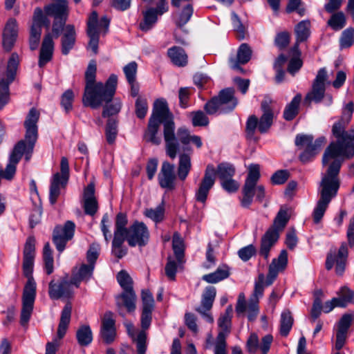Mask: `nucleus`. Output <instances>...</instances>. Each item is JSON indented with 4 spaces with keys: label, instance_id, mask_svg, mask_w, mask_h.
<instances>
[{
    "label": "nucleus",
    "instance_id": "obj_44",
    "mask_svg": "<svg viewBox=\"0 0 354 354\" xmlns=\"http://www.w3.org/2000/svg\"><path fill=\"white\" fill-rule=\"evenodd\" d=\"M128 223L127 215L124 213H118L115 219V226L113 236L125 237L128 228L126 225Z\"/></svg>",
    "mask_w": 354,
    "mask_h": 354
},
{
    "label": "nucleus",
    "instance_id": "obj_20",
    "mask_svg": "<svg viewBox=\"0 0 354 354\" xmlns=\"http://www.w3.org/2000/svg\"><path fill=\"white\" fill-rule=\"evenodd\" d=\"M175 167L167 161L162 162L160 171L158 175L160 186L167 190H173L176 187V176L174 171Z\"/></svg>",
    "mask_w": 354,
    "mask_h": 354
},
{
    "label": "nucleus",
    "instance_id": "obj_32",
    "mask_svg": "<svg viewBox=\"0 0 354 354\" xmlns=\"http://www.w3.org/2000/svg\"><path fill=\"white\" fill-rule=\"evenodd\" d=\"M94 268L93 265L82 264L78 271L73 274L71 279L75 288H79L81 281H87L92 277Z\"/></svg>",
    "mask_w": 354,
    "mask_h": 354
},
{
    "label": "nucleus",
    "instance_id": "obj_33",
    "mask_svg": "<svg viewBox=\"0 0 354 354\" xmlns=\"http://www.w3.org/2000/svg\"><path fill=\"white\" fill-rule=\"evenodd\" d=\"M230 274V268L223 264L219 266L214 272L203 275L202 279L209 283H216L227 279Z\"/></svg>",
    "mask_w": 354,
    "mask_h": 354
},
{
    "label": "nucleus",
    "instance_id": "obj_36",
    "mask_svg": "<svg viewBox=\"0 0 354 354\" xmlns=\"http://www.w3.org/2000/svg\"><path fill=\"white\" fill-rule=\"evenodd\" d=\"M71 305L70 304H66L62 311L60 321L57 328V336L59 339L63 338L66 333L71 321Z\"/></svg>",
    "mask_w": 354,
    "mask_h": 354
},
{
    "label": "nucleus",
    "instance_id": "obj_29",
    "mask_svg": "<svg viewBox=\"0 0 354 354\" xmlns=\"http://www.w3.org/2000/svg\"><path fill=\"white\" fill-rule=\"evenodd\" d=\"M62 39V53L66 55L73 48L76 41V32L73 25L64 26Z\"/></svg>",
    "mask_w": 354,
    "mask_h": 354
},
{
    "label": "nucleus",
    "instance_id": "obj_56",
    "mask_svg": "<svg viewBox=\"0 0 354 354\" xmlns=\"http://www.w3.org/2000/svg\"><path fill=\"white\" fill-rule=\"evenodd\" d=\"M346 24L345 15L342 12L333 14L328 21V25L335 30H339Z\"/></svg>",
    "mask_w": 354,
    "mask_h": 354
},
{
    "label": "nucleus",
    "instance_id": "obj_12",
    "mask_svg": "<svg viewBox=\"0 0 354 354\" xmlns=\"http://www.w3.org/2000/svg\"><path fill=\"white\" fill-rule=\"evenodd\" d=\"M110 19L104 16L98 21V15L96 11H93L88 18L87 22V35L89 37L88 46L96 54L98 49L100 31L102 28L104 29V33L109 30Z\"/></svg>",
    "mask_w": 354,
    "mask_h": 354
},
{
    "label": "nucleus",
    "instance_id": "obj_42",
    "mask_svg": "<svg viewBox=\"0 0 354 354\" xmlns=\"http://www.w3.org/2000/svg\"><path fill=\"white\" fill-rule=\"evenodd\" d=\"M216 295V290L214 286L206 287L202 295L201 304L197 308L210 310L213 306Z\"/></svg>",
    "mask_w": 354,
    "mask_h": 354
},
{
    "label": "nucleus",
    "instance_id": "obj_40",
    "mask_svg": "<svg viewBox=\"0 0 354 354\" xmlns=\"http://www.w3.org/2000/svg\"><path fill=\"white\" fill-rule=\"evenodd\" d=\"M76 338L81 346H87L93 341V333L88 325L81 326L76 332Z\"/></svg>",
    "mask_w": 354,
    "mask_h": 354
},
{
    "label": "nucleus",
    "instance_id": "obj_21",
    "mask_svg": "<svg viewBox=\"0 0 354 354\" xmlns=\"http://www.w3.org/2000/svg\"><path fill=\"white\" fill-rule=\"evenodd\" d=\"M272 339V335H267L262 338L261 343L260 344L257 335L253 333L250 334L247 340V351L250 354H254L260 348L262 354H267L270 350Z\"/></svg>",
    "mask_w": 354,
    "mask_h": 354
},
{
    "label": "nucleus",
    "instance_id": "obj_54",
    "mask_svg": "<svg viewBox=\"0 0 354 354\" xmlns=\"http://www.w3.org/2000/svg\"><path fill=\"white\" fill-rule=\"evenodd\" d=\"M145 215L156 223L162 221L165 215L163 204L158 205L156 208L147 209L145 211Z\"/></svg>",
    "mask_w": 354,
    "mask_h": 354
},
{
    "label": "nucleus",
    "instance_id": "obj_3",
    "mask_svg": "<svg viewBox=\"0 0 354 354\" xmlns=\"http://www.w3.org/2000/svg\"><path fill=\"white\" fill-rule=\"evenodd\" d=\"M96 70L95 63H89L85 73L86 85L82 97L83 104L94 109L104 102L108 104L112 101L118 83V77L115 74H111L105 84L95 82Z\"/></svg>",
    "mask_w": 354,
    "mask_h": 354
},
{
    "label": "nucleus",
    "instance_id": "obj_59",
    "mask_svg": "<svg viewBox=\"0 0 354 354\" xmlns=\"http://www.w3.org/2000/svg\"><path fill=\"white\" fill-rule=\"evenodd\" d=\"M354 44V29L347 28L342 34L340 39V46L342 48H346Z\"/></svg>",
    "mask_w": 354,
    "mask_h": 354
},
{
    "label": "nucleus",
    "instance_id": "obj_22",
    "mask_svg": "<svg viewBox=\"0 0 354 354\" xmlns=\"http://www.w3.org/2000/svg\"><path fill=\"white\" fill-rule=\"evenodd\" d=\"M18 33V26L15 19L10 18L3 32V47L5 50L9 52L12 48Z\"/></svg>",
    "mask_w": 354,
    "mask_h": 354
},
{
    "label": "nucleus",
    "instance_id": "obj_14",
    "mask_svg": "<svg viewBox=\"0 0 354 354\" xmlns=\"http://www.w3.org/2000/svg\"><path fill=\"white\" fill-rule=\"evenodd\" d=\"M149 239V232L146 225L142 222L136 221L129 228L125 236V240L131 247L138 245L145 246Z\"/></svg>",
    "mask_w": 354,
    "mask_h": 354
},
{
    "label": "nucleus",
    "instance_id": "obj_50",
    "mask_svg": "<svg viewBox=\"0 0 354 354\" xmlns=\"http://www.w3.org/2000/svg\"><path fill=\"white\" fill-rule=\"evenodd\" d=\"M172 248L178 263H182L184 257V244L180 235L178 232H175L172 239Z\"/></svg>",
    "mask_w": 354,
    "mask_h": 354
},
{
    "label": "nucleus",
    "instance_id": "obj_4",
    "mask_svg": "<svg viewBox=\"0 0 354 354\" xmlns=\"http://www.w3.org/2000/svg\"><path fill=\"white\" fill-rule=\"evenodd\" d=\"M35 257V239L29 236L24 245L22 266L24 274L28 279L23 291L20 315V324L23 326L27 325L30 319L36 297V283L32 277Z\"/></svg>",
    "mask_w": 354,
    "mask_h": 354
},
{
    "label": "nucleus",
    "instance_id": "obj_41",
    "mask_svg": "<svg viewBox=\"0 0 354 354\" xmlns=\"http://www.w3.org/2000/svg\"><path fill=\"white\" fill-rule=\"evenodd\" d=\"M346 262V260L336 259L335 252H330L327 254L326 260V268L328 270L332 269L335 263H336V273L338 275H342L345 270Z\"/></svg>",
    "mask_w": 354,
    "mask_h": 354
},
{
    "label": "nucleus",
    "instance_id": "obj_11",
    "mask_svg": "<svg viewBox=\"0 0 354 354\" xmlns=\"http://www.w3.org/2000/svg\"><path fill=\"white\" fill-rule=\"evenodd\" d=\"M326 142L324 137H319L313 142V137L310 135H297L295 138L296 146L304 148L300 154L299 159L302 162L310 161L321 150Z\"/></svg>",
    "mask_w": 354,
    "mask_h": 354
},
{
    "label": "nucleus",
    "instance_id": "obj_46",
    "mask_svg": "<svg viewBox=\"0 0 354 354\" xmlns=\"http://www.w3.org/2000/svg\"><path fill=\"white\" fill-rule=\"evenodd\" d=\"M337 294L339 295L337 299L340 302L339 305L341 308L346 307L349 303L354 304V290L346 286L341 287Z\"/></svg>",
    "mask_w": 354,
    "mask_h": 354
},
{
    "label": "nucleus",
    "instance_id": "obj_64",
    "mask_svg": "<svg viewBox=\"0 0 354 354\" xmlns=\"http://www.w3.org/2000/svg\"><path fill=\"white\" fill-rule=\"evenodd\" d=\"M148 111V104L146 99L138 97L136 101V114L140 119L145 117Z\"/></svg>",
    "mask_w": 354,
    "mask_h": 354
},
{
    "label": "nucleus",
    "instance_id": "obj_57",
    "mask_svg": "<svg viewBox=\"0 0 354 354\" xmlns=\"http://www.w3.org/2000/svg\"><path fill=\"white\" fill-rule=\"evenodd\" d=\"M192 121L194 127H205L209 124V118L202 111L192 112Z\"/></svg>",
    "mask_w": 354,
    "mask_h": 354
},
{
    "label": "nucleus",
    "instance_id": "obj_47",
    "mask_svg": "<svg viewBox=\"0 0 354 354\" xmlns=\"http://www.w3.org/2000/svg\"><path fill=\"white\" fill-rule=\"evenodd\" d=\"M19 62V55L17 53H13L8 60L6 73L3 76L6 80H9V82L14 81Z\"/></svg>",
    "mask_w": 354,
    "mask_h": 354
},
{
    "label": "nucleus",
    "instance_id": "obj_60",
    "mask_svg": "<svg viewBox=\"0 0 354 354\" xmlns=\"http://www.w3.org/2000/svg\"><path fill=\"white\" fill-rule=\"evenodd\" d=\"M227 336L223 334H218L214 343V354H227Z\"/></svg>",
    "mask_w": 354,
    "mask_h": 354
},
{
    "label": "nucleus",
    "instance_id": "obj_31",
    "mask_svg": "<svg viewBox=\"0 0 354 354\" xmlns=\"http://www.w3.org/2000/svg\"><path fill=\"white\" fill-rule=\"evenodd\" d=\"M167 55L172 64L178 67H184L187 64L188 57L185 50L180 46H173L168 49Z\"/></svg>",
    "mask_w": 354,
    "mask_h": 354
},
{
    "label": "nucleus",
    "instance_id": "obj_2",
    "mask_svg": "<svg viewBox=\"0 0 354 354\" xmlns=\"http://www.w3.org/2000/svg\"><path fill=\"white\" fill-rule=\"evenodd\" d=\"M39 118V111L32 108L24 121L26 129L25 139L19 141L13 148L10 155L9 162L5 170L0 167V175L1 178L6 180H11L16 172V166L21 160L23 155L25 156L26 161H29L34 149L35 142L37 140V122Z\"/></svg>",
    "mask_w": 354,
    "mask_h": 354
},
{
    "label": "nucleus",
    "instance_id": "obj_8",
    "mask_svg": "<svg viewBox=\"0 0 354 354\" xmlns=\"http://www.w3.org/2000/svg\"><path fill=\"white\" fill-rule=\"evenodd\" d=\"M270 104L271 100L268 98L262 101L261 109L263 113L259 120L255 115H250L248 118L245 127V133L248 139L257 141L258 140V138L255 137L257 128L260 133H265L271 127L273 122L274 112Z\"/></svg>",
    "mask_w": 354,
    "mask_h": 354
},
{
    "label": "nucleus",
    "instance_id": "obj_16",
    "mask_svg": "<svg viewBox=\"0 0 354 354\" xmlns=\"http://www.w3.org/2000/svg\"><path fill=\"white\" fill-rule=\"evenodd\" d=\"M75 286L71 279L67 277L60 280H51L48 286V295L51 299L56 300L60 298H70L73 296Z\"/></svg>",
    "mask_w": 354,
    "mask_h": 354
},
{
    "label": "nucleus",
    "instance_id": "obj_10",
    "mask_svg": "<svg viewBox=\"0 0 354 354\" xmlns=\"http://www.w3.org/2000/svg\"><path fill=\"white\" fill-rule=\"evenodd\" d=\"M53 1L52 3L46 6L44 10L46 16L54 18L53 32L57 37L62 32L68 17V1L53 0Z\"/></svg>",
    "mask_w": 354,
    "mask_h": 354
},
{
    "label": "nucleus",
    "instance_id": "obj_34",
    "mask_svg": "<svg viewBox=\"0 0 354 354\" xmlns=\"http://www.w3.org/2000/svg\"><path fill=\"white\" fill-rule=\"evenodd\" d=\"M67 183H64L63 180L59 178V173L53 175L50 186L49 201L51 205H55L60 194L61 189L64 188Z\"/></svg>",
    "mask_w": 354,
    "mask_h": 354
},
{
    "label": "nucleus",
    "instance_id": "obj_30",
    "mask_svg": "<svg viewBox=\"0 0 354 354\" xmlns=\"http://www.w3.org/2000/svg\"><path fill=\"white\" fill-rule=\"evenodd\" d=\"M216 97L227 113L232 111L237 105L234 91L232 88L221 90Z\"/></svg>",
    "mask_w": 354,
    "mask_h": 354
},
{
    "label": "nucleus",
    "instance_id": "obj_38",
    "mask_svg": "<svg viewBox=\"0 0 354 354\" xmlns=\"http://www.w3.org/2000/svg\"><path fill=\"white\" fill-rule=\"evenodd\" d=\"M301 100V95L298 93L293 97L291 102L286 105L283 111V118L286 120H292L298 114Z\"/></svg>",
    "mask_w": 354,
    "mask_h": 354
},
{
    "label": "nucleus",
    "instance_id": "obj_6",
    "mask_svg": "<svg viewBox=\"0 0 354 354\" xmlns=\"http://www.w3.org/2000/svg\"><path fill=\"white\" fill-rule=\"evenodd\" d=\"M337 169V167L326 168L325 173L322 174L318 189L319 199L313 211V220L315 223L322 220L331 200L337 194L340 186Z\"/></svg>",
    "mask_w": 354,
    "mask_h": 354
},
{
    "label": "nucleus",
    "instance_id": "obj_52",
    "mask_svg": "<svg viewBox=\"0 0 354 354\" xmlns=\"http://www.w3.org/2000/svg\"><path fill=\"white\" fill-rule=\"evenodd\" d=\"M75 228V223L71 221H67L63 227H56L54 232L66 239L71 240L73 237Z\"/></svg>",
    "mask_w": 354,
    "mask_h": 354
},
{
    "label": "nucleus",
    "instance_id": "obj_53",
    "mask_svg": "<svg viewBox=\"0 0 354 354\" xmlns=\"http://www.w3.org/2000/svg\"><path fill=\"white\" fill-rule=\"evenodd\" d=\"M45 25L48 28L50 26V21L43 13L40 8H36L34 11L32 27L40 28Z\"/></svg>",
    "mask_w": 354,
    "mask_h": 354
},
{
    "label": "nucleus",
    "instance_id": "obj_61",
    "mask_svg": "<svg viewBox=\"0 0 354 354\" xmlns=\"http://www.w3.org/2000/svg\"><path fill=\"white\" fill-rule=\"evenodd\" d=\"M180 263H178V261H175L171 257L168 258L167 263L165 268V271L166 276L169 280H175L178 266Z\"/></svg>",
    "mask_w": 354,
    "mask_h": 354
},
{
    "label": "nucleus",
    "instance_id": "obj_58",
    "mask_svg": "<svg viewBox=\"0 0 354 354\" xmlns=\"http://www.w3.org/2000/svg\"><path fill=\"white\" fill-rule=\"evenodd\" d=\"M137 70L138 64L134 61L129 62L124 66L123 71L128 83L135 82L136 80Z\"/></svg>",
    "mask_w": 354,
    "mask_h": 354
},
{
    "label": "nucleus",
    "instance_id": "obj_28",
    "mask_svg": "<svg viewBox=\"0 0 354 354\" xmlns=\"http://www.w3.org/2000/svg\"><path fill=\"white\" fill-rule=\"evenodd\" d=\"M83 207L85 214L93 216L98 209V204L95 197V187L91 183L84 189Z\"/></svg>",
    "mask_w": 354,
    "mask_h": 354
},
{
    "label": "nucleus",
    "instance_id": "obj_17",
    "mask_svg": "<svg viewBox=\"0 0 354 354\" xmlns=\"http://www.w3.org/2000/svg\"><path fill=\"white\" fill-rule=\"evenodd\" d=\"M280 271V270L275 267V263L272 262L269 266L268 273L266 277L263 273L259 274L254 282L253 297L257 298L261 297L263 295L264 288L272 284Z\"/></svg>",
    "mask_w": 354,
    "mask_h": 354
},
{
    "label": "nucleus",
    "instance_id": "obj_24",
    "mask_svg": "<svg viewBox=\"0 0 354 354\" xmlns=\"http://www.w3.org/2000/svg\"><path fill=\"white\" fill-rule=\"evenodd\" d=\"M129 335L136 344L137 354H146L147 349V333L145 330L136 331L133 325L131 323L126 324Z\"/></svg>",
    "mask_w": 354,
    "mask_h": 354
},
{
    "label": "nucleus",
    "instance_id": "obj_37",
    "mask_svg": "<svg viewBox=\"0 0 354 354\" xmlns=\"http://www.w3.org/2000/svg\"><path fill=\"white\" fill-rule=\"evenodd\" d=\"M310 22L308 20L300 21L295 27L297 44L294 49L297 50L298 43L306 41L310 34Z\"/></svg>",
    "mask_w": 354,
    "mask_h": 354
},
{
    "label": "nucleus",
    "instance_id": "obj_13",
    "mask_svg": "<svg viewBox=\"0 0 354 354\" xmlns=\"http://www.w3.org/2000/svg\"><path fill=\"white\" fill-rule=\"evenodd\" d=\"M260 166L258 164H250L248 167V174L243 187V198L241 205L244 208H248L252 204L254 196V187L260 178Z\"/></svg>",
    "mask_w": 354,
    "mask_h": 354
},
{
    "label": "nucleus",
    "instance_id": "obj_45",
    "mask_svg": "<svg viewBox=\"0 0 354 354\" xmlns=\"http://www.w3.org/2000/svg\"><path fill=\"white\" fill-rule=\"evenodd\" d=\"M288 220L289 216L287 210L281 208L274 220L273 225L269 229H274L279 234V232L282 231L286 227Z\"/></svg>",
    "mask_w": 354,
    "mask_h": 354
},
{
    "label": "nucleus",
    "instance_id": "obj_18",
    "mask_svg": "<svg viewBox=\"0 0 354 354\" xmlns=\"http://www.w3.org/2000/svg\"><path fill=\"white\" fill-rule=\"evenodd\" d=\"M280 271V270L275 267V263L272 262L269 266L268 273L266 277L263 273L259 274L254 282L253 297L257 298L261 297L263 295L264 288L272 284Z\"/></svg>",
    "mask_w": 354,
    "mask_h": 354
},
{
    "label": "nucleus",
    "instance_id": "obj_5",
    "mask_svg": "<svg viewBox=\"0 0 354 354\" xmlns=\"http://www.w3.org/2000/svg\"><path fill=\"white\" fill-rule=\"evenodd\" d=\"M347 125L340 120L333 125L332 133L337 140L328 145L322 158L324 166L337 167L339 173L344 158L354 156V138L345 131Z\"/></svg>",
    "mask_w": 354,
    "mask_h": 354
},
{
    "label": "nucleus",
    "instance_id": "obj_55",
    "mask_svg": "<svg viewBox=\"0 0 354 354\" xmlns=\"http://www.w3.org/2000/svg\"><path fill=\"white\" fill-rule=\"evenodd\" d=\"M105 135L106 141L109 144L111 145L114 143L118 135V124L115 120H108L105 130Z\"/></svg>",
    "mask_w": 354,
    "mask_h": 354
},
{
    "label": "nucleus",
    "instance_id": "obj_9",
    "mask_svg": "<svg viewBox=\"0 0 354 354\" xmlns=\"http://www.w3.org/2000/svg\"><path fill=\"white\" fill-rule=\"evenodd\" d=\"M117 280L123 289V292L116 297V304L118 308L124 306L129 312L136 308V296L132 287V279L129 274L124 270L118 272Z\"/></svg>",
    "mask_w": 354,
    "mask_h": 354
},
{
    "label": "nucleus",
    "instance_id": "obj_19",
    "mask_svg": "<svg viewBox=\"0 0 354 354\" xmlns=\"http://www.w3.org/2000/svg\"><path fill=\"white\" fill-rule=\"evenodd\" d=\"M100 336L104 343L110 344L114 342L116 337L115 320L113 314L107 311L102 319Z\"/></svg>",
    "mask_w": 354,
    "mask_h": 354
},
{
    "label": "nucleus",
    "instance_id": "obj_51",
    "mask_svg": "<svg viewBox=\"0 0 354 354\" xmlns=\"http://www.w3.org/2000/svg\"><path fill=\"white\" fill-rule=\"evenodd\" d=\"M204 109L206 113L208 115L227 113L224 109V107L221 106L216 96L212 97L205 104Z\"/></svg>",
    "mask_w": 354,
    "mask_h": 354
},
{
    "label": "nucleus",
    "instance_id": "obj_35",
    "mask_svg": "<svg viewBox=\"0 0 354 354\" xmlns=\"http://www.w3.org/2000/svg\"><path fill=\"white\" fill-rule=\"evenodd\" d=\"M233 309L232 306L227 307L225 313L222 314L218 319V326L221 331L218 334H223L224 336H228L230 333L232 327V317Z\"/></svg>",
    "mask_w": 354,
    "mask_h": 354
},
{
    "label": "nucleus",
    "instance_id": "obj_26",
    "mask_svg": "<svg viewBox=\"0 0 354 354\" xmlns=\"http://www.w3.org/2000/svg\"><path fill=\"white\" fill-rule=\"evenodd\" d=\"M54 52V41L51 34H46L43 39L40 49L38 65L44 67L52 58Z\"/></svg>",
    "mask_w": 354,
    "mask_h": 354
},
{
    "label": "nucleus",
    "instance_id": "obj_62",
    "mask_svg": "<svg viewBox=\"0 0 354 354\" xmlns=\"http://www.w3.org/2000/svg\"><path fill=\"white\" fill-rule=\"evenodd\" d=\"M290 177V172L287 169H280L275 171L271 176L270 180L273 185H282Z\"/></svg>",
    "mask_w": 354,
    "mask_h": 354
},
{
    "label": "nucleus",
    "instance_id": "obj_48",
    "mask_svg": "<svg viewBox=\"0 0 354 354\" xmlns=\"http://www.w3.org/2000/svg\"><path fill=\"white\" fill-rule=\"evenodd\" d=\"M12 82L6 80L5 77H0V109H2L9 102V86Z\"/></svg>",
    "mask_w": 354,
    "mask_h": 354
},
{
    "label": "nucleus",
    "instance_id": "obj_25",
    "mask_svg": "<svg viewBox=\"0 0 354 354\" xmlns=\"http://www.w3.org/2000/svg\"><path fill=\"white\" fill-rule=\"evenodd\" d=\"M279 237V233L274 229H268L261 239V245L259 251V255L265 259H268L270 251L277 242Z\"/></svg>",
    "mask_w": 354,
    "mask_h": 354
},
{
    "label": "nucleus",
    "instance_id": "obj_23",
    "mask_svg": "<svg viewBox=\"0 0 354 354\" xmlns=\"http://www.w3.org/2000/svg\"><path fill=\"white\" fill-rule=\"evenodd\" d=\"M190 0H183L180 6H174L178 10L173 14L174 21L176 26L181 27L185 25L191 19L194 8L189 3Z\"/></svg>",
    "mask_w": 354,
    "mask_h": 354
},
{
    "label": "nucleus",
    "instance_id": "obj_15",
    "mask_svg": "<svg viewBox=\"0 0 354 354\" xmlns=\"http://www.w3.org/2000/svg\"><path fill=\"white\" fill-rule=\"evenodd\" d=\"M327 72L325 68H320L313 81L312 89L309 91L306 97L305 102L306 103L320 102L325 94L326 90V81L327 80Z\"/></svg>",
    "mask_w": 354,
    "mask_h": 354
},
{
    "label": "nucleus",
    "instance_id": "obj_63",
    "mask_svg": "<svg viewBox=\"0 0 354 354\" xmlns=\"http://www.w3.org/2000/svg\"><path fill=\"white\" fill-rule=\"evenodd\" d=\"M74 97L73 91L71 89L66 90L62 94L61 97V105L66 112H68L72 109Z\"/></svg>",
    "mask_w": 354,
    "mask_h": 354
},
{
    "label": "nucleus",
    "instance_id": "obj_39",
    "mask_svg": "<svg viewBox=\"0 0 354 354\" xmlns=\"http://www.w3.org/2000/svg\"><path fill=\"white\" fill-rule=\"evenodd\" d=\"M143 21L140 24V28L145 32L151 29L158 21V15L153 8H149L143 12Z\"/></svg>",
    "mask_w": 354,
    "mask_h": 354
},
{
    "label": "nucleus",
    "instance_id": "obj_27",
    "mask_svg": "<svg viewBox=\"0 0 354 354\" xmlns=\"http://www.w3.org/2000/svg\"><path fill=\"white\" fill-rule=\"evenodd\" d=\"M252 53V50L248 44H241L238 48L236 57L230 59V67L234 70L241 71L239 65L248 63L251 59Z\"/></svg>",
    "mask_w": 354,
    "mask_h": 354
},
{
    "label": "nucleus",
    "instance_id": "obj_43",
    "mask_svg": "<svg viewBox=\"0 0 354 354\" xmlns=\"http://www.w3.org/2000/svg\"><path fill=\"white\" fill-rule=\"evenodd\" d=\"M293 324V318L292 317L291 313L288 310H283L281 314V319H280V334L286 337Z\"/></svg>",
    "mask_w": 354,
    "mask_h": 354
},
{
    "label": "nucleus",
    "instance_id": "obj_1",
    "mask_svg": "<svg viewBox=\"0 0 354 354\" xmlns=\"http://www.w3.org/2000/svg\"><path fill=\"white\" fill-rule=\"evenodd\" d=\"M161 124H163L166 154L170 158L174 159L179 152L177 176L180 180L184 181L188 176L192 165L193 149L189 144L192 142L197 148H201L203 145L202 140L198 136L191 135L185 127L178 128L177 132H175L173 115L169 110L166 100L162 98L158 99L154 102L153 112L144 134L146 142L156 145L161 143L162 139L159 134Z\"/></svg>",
    "mask_w": 354,
    "mask_h": 354
},
{
    "label": "nucleus",
    "instance_id": "obj_49",
    "mask_svg": "<svg viewBox=\"0 0 354 354\" xmlns=\"http://www.w3.org/2000/svg\"><path fill=\"white\" fill-rule=\"evenodd\" d=\"M124 241L125 237L113 236L111 252L118 259L122 258L127 253V249L123 247Z\"/></svg>",
    "mask_w": 354,
    "mask_h": 354
},
{
    "label": "nucleus",
    "instance_id": "obj_7",
    "mask_svg": "<svg viewBox=\"0 0 354 354\" xmlns=\"http://www.w3.org/2000/svg\"><path fill=\"white\" fill-rule=\"evenodd\" d=\"M216 173L220 181L231 179L235 174V167L230 163L221 162L218 165L216 170L212 165H208L195 193V198L197 201L202 203H205L209 192L215 183Z\"/></svg>",
    "mask_w": 354,
    "mask_h": 354
}]
</instances>
